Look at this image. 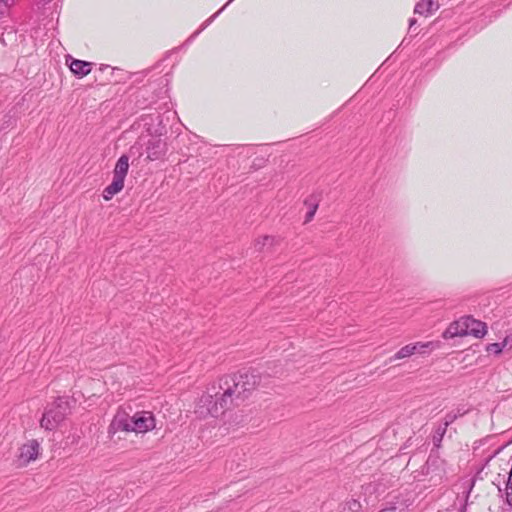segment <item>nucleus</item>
Returning <instances> with one entry per match:
<instances>
[{"label": "nucleus", "instance_id": "nucleus-1", "mask_svg": "<svg viewBox=\"0 0 512 512\" xmlns=\"http://www.w3.org/2000/svg\"><path fill=\"white\" fill-rule=\"evenodd\" d=\"M258 376L244 372L221 377L216 386L232 406L237 400H244L257 387Z\"/></svg>", "mask_w": 512, "mask_h": 512}, {"label": "nucleus", "instance_id": "nucleus-2", "mask_svg": "<svg viewBox=\"0 0 512 512\" xmlns=\"http://www.w3.org/2000/svg\"><path fill=\"white\" fill-rule=\"evenodd\" d=\"M156 427V419L150 411H139L133 416L125 413L115 415L108 428L110 435L119 431L146 433Z\"/></svg>", "mask_w": 512, "mask_h": 512}, {"label": "nucleus", "instance_id": "nucleus-3", "mask_svg": "<svg viewBox=\"0 0 512 512\" xmlns=\"http://www.w3.org/2000/svg\"><path fill=\"white\" fill-rule=\"evenodd\" d=\"M209 390L213 393L208 392L199 400L196 413L200 417H218L231 407L216 385H213Z\"/></svg>", "mask_w": 512, "mask_h": 512}, {"label": "nucleus", "instance_id": "nucleus-4", "mask_svg": "<svg viewBox=\"0 0 512 512\" xmlns=\"http://www.w3.org/2000/svg\"><path fill=\"white\" fill-rule=\"evenodd\" d=\"M68 413L67 401L60 398L45 411L40 420V426L46 430H53L66 418Z\"/></svg>", "mask_w": 512, "mask_h": 512}, {"label": "nucleus", "instance_id": "nucleus-5", "mask_svg": "<svg viewBox=\"0 0 512 512\" xmlns=\"http://www.w3.org/2000/svg\"><path fill=\"white\" fill-rule=\"evenodd\" d=\"M437 347H438V345L432 341L411 343V344L405 345L397 353H395L389 359V362L404 359V358L410 357L416 353L425 354L428 352V350H433Z\"/></svg>", "mask_w": 512, "mask_h": 512}, {"label": "nucleus", "instance_id": "nucleus-6", "mask_svg": "<svg viewBox=\"0 0 512 512\" xmlns=\"http://www.w3.org/2000/svg\"><path fill=\"white\" fill-rule=\"evenodd\" d=\"M40 451V444L37 440L31 439L24 443L19 449L18 464L26 466L31 461L37 459Z\"/></svg>", "mask_w": 512, "mask_h": 512}, {"label": "nucleus", "instance_id": "nucleus-7", "mask_svg": "<svg viewBox=\"0 0 512 512\" xmlns=\"http://www.w3.org/2000/svg\"><path fill=\"white\" fill-rule=\"evenodd\" d=\"M465 330H467V335L476 338H482L487 333L486 324L470 316L465 317Z\"/></svg>", "mask_w": 512, "mask_h": 512}, {"label": "nucleus", "instance_id": "nucleus-8", "mask_svg": "<svg viewBox=\"0 0 512 512\" xmlns=\"http://www.w3.org/2000/svg\"><path fill=\"white\" fill-rule=\"evenodd\" d=\"M146 152L148 159H160L165 154V143L159 138H153L148 142Z\"/></svg>", "mask_w": 512, "mask_h": 512}, {"label": "nucleus", "instance_id": "nucleus-9", "mask_svg": "<svg viewBox=\"0 0 512 512\" xmlns=\"http://www.w3.org/2000/svg\"><path fill=\"white\" fill-rule=\"evenodd\" d=\"M444 338H453L457 336H467V330H465V317H462L458 321L453 322L447 328L443 334Z\"/></svg>", "mask_w": 512, "mask_h": 512}, {"label": "nucleus", "instance_id": "nucleus-10", "mask_svg": "<svg viewBox=\"0 0 512 512\" xmlns=\"http://www.w3.org/2000/svg\"><path fill=\"white\" fill-rule=\"evenodd\" d=\"M69 67L75 75L83 77L90 73L92 64L90 62L73 59Z\"/></svg>", "mask_w": 512, "mask_h": 512}, {"label": "nucleus", "instance_id": "nucleus-11", "mask_svg": "<svg viewBox=\"0 0 512 512\" xmlns=\"http://www.w3.org/2000/svg\"><path fill=\"white\" fill-rule=\"evenodd\" d=\"M124 187V180L113 177V181L103 190V198L108 201L112 199L114 195L119 193Z\"/></svg>", "mask_w": 512, "mask_h": 512}, {"label": "nucleus", "instance_id": "nucleus-12", "mask_svg": "<svg viewBox=\"0 0 512 512\" xmlns=\"http://www.w3.org/2000/svg\"><path fill=\"white\" fill-rule=\"evenodd\" d=\"M129 169V157L127 155H122L116 162L113 177L120 178L125 180V177L128 173Z\"/></svg>", "mask_w": 512, "mask_h": 512}, {"label": "nucleus", "instance_id": "nucleus-13", "mask_svg": "<svg viewBox=\"0 0 512 512\" xmlns=\"http://www.w3.org/2000/svg\"><path fill=\"white\" fill-rule=\"evenodd\" d=\"M305 205L309 208V210L305 216V223H308L313 219V217L317 211L318 200L316 197L311 196L310 198L305 200Z\"/></svg>", "mask_w": 512, "mask_h": 512}, {"label": "nucleus", "instance_id": "nucleus-14", "mask_svg": "<svg viewBox=\"0 0 512 512\" xmlns=\"http://www.w3.org/2000/svg\"><path fill=\"white\" fill-rule=\"evenodd\" d=\"M437 4L432 0H427L426 2H419L416 4L414 8V12L417 14L431 13L433 10L437 9Z\"/></svg>", "mask_w": 512, "mask_h": 512}, {"label": "nucleus", "instance_id": "nucleus-15", "mask_svg": "<svg viewBox=\"0 0 512 512\" xmlns=\"http://www.w3.org/2000/svg\"><path fill=\"white\" fill-rule=\"evenodd\" d=\"M361 510V503L357 500H350L346 503L343 512H359Z\"/></svg>", "mask_w": 512, "mask_h": 512}, {"label": "nucleus", "instance_id": "nucleus-16", "mask_svg": "<svg viewBox=\"0 0 512 512\" xmlns=\"http://www.w3.org/2000/svg\"><path fill=\"white\" fill-rule=\"evenodd\" d=\"M274 243V238L271 236H263L258 239L255 243V246L258 250H262L266 245H272Z\"/></svg>", "mask_w": 512, "mask_h": 512}, {"label": "nucleus", "instance_id": "nucleus-17", "mask_svg": "<svg viewBox=\"0 0 512 512\" xmlns=\"http://www.w3.org/2000/svg\"><path fill=\"white\" fill-rule=\"evenodd\" d=\"M458 418V415L454 412H450L448 413L446 416H445V419H444V427L440 433L441 437L443 436V434L445 433L447 427L452 424L456 419Z\"/></svg>", "mask_w": 512, "mask_h": 512}, {"label": "nucleus", "instance_id": "nucleus-18", "mask_svg": "<svg viewBox=\"0 0 512 512\" xmlns=\"http://www.w3.org/2000/svg\"><path fill=\"white\" fill-rule=\"evenodd\" d=\"M505 349L504 343H492L487 346V351L490 353L499 354L502 350Z\"/></svg>", "mask_w": 512, "mask_h": 512}, {"label": "nucleus", "instance_id": "nucleus-19", "mask_svg": "<svg viewBox=\"0 0 512 512\" xmlns=\"http://www.w3.org/2000/svg\"><path fill=\"white\" fill-rule=\"evenodd\" d=\"M233 0H229L219 11L213 14L210 18H208L202 25V30L205 29L208 25H210L214 19L232 2Z\"/></svg>", "mask_w": 512, "mask_h": 512}, {"label": "nucleus", "instance_id": "nucleus-20", "mask_svg": "<svg viewBox=\"0 0 512 512\" xmlns=\"http://www.w3.org/2000/svg\"><path fill=\"white\" fill-rule=\"evenodd\" d=\"M503 343H504L505 348L508 347L509 349H511L512 348V334L507 336L503 340Z\"/></svg>", "mask_w": 512, "mask_h": 512}, {"label": "nucleus", "instance_id": "nucleus-21", "mask_svg": "<svg viewBox=\"0 0 512 512\" xmlns=\"http://www.w3.org/2000/svg\"><path fill=\"white\" fill-rule=\"evenodd\" d=\"M396 511H397V508L395 506H390V507L380 510L379 512H396Z\"/></svg>", "mask_w": 512, "mask_h": 512}, {"label": "nucleus", "instance_id": "nucleus-22", "mask_svg": "<svg viewBox=\"0 0 512 512\" xmlns=\"http://www.w3.org/2000/svg\"><path fill=\"white\" fill-rule=\"evenodd\" d=\"M465 413H466V410H464V409H458V411H457V413H456V414H457V415H458V417H459V416L464 415Z\"/></svg>", "mask_w": 512, "mask_h": 512}, {"label": "nucleus", "instance_id": "nucleus-23", "mask_svg": "<svg viewBox=\"0 0 512 512\" xmlns=\"http://www.w3.org/2000/svg\"><path fill=\"white\" fill-rule=\"evenodd\" d=\"M465 413H466V410H464V409H458V411H457V413H456V414H457V415H458V417H459V416L464 415Z\"/></svg>", "mask_w": 512, "mask_h": 512}, {"label": "nucleus", "instance_id": "nucleus-24", "mask_svg": "<svg viewBox=\"0 0 512 512\" xmlns=\"http://www.w3.org/2000/svg\"><path fill=\"white\" fill-rule=\"evenodd\" d=\"M416 23L415 19H410L409 21V28H412V26Z\"/></svg>", "mask_w": 512, "mask_h": 512}]
</instances>
